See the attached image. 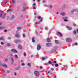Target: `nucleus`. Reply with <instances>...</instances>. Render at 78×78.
Segmentation results:
<instances>
[{"label": "nucleus", "mask_w": 78, "mask_h": 78, "mask_svg": "<svg viewBox=\"0 0 78 78\" xmlns=\"http://www.w3.org/2000/svg\"><path fill=\"white\" fill-rule=\"evenodd\" d=\"M27 66L29 67H30L31 66V64L30 63H28L27 64Z\"/></svg>", "instance_id": "obj_32"}, {"label": "nucleus", "mask_w": 78, "mask_h": 78, "mask_svg": "<svg viewBox=\"0 0 78 78\" xmlns=\"http://www.w3.org/2000/svg\"><path fill=\"white\" fill-rule=\"evenodd\" d=\"M48 73H50V72H51V71H48Z\"/></svg>", "instance_id": "obj_59"}, {"label": "nucleus", "mask_w": 78, "mask_h": 78, "mask_svg": "<svg viewBox=\"0 0 78 78\" xmlns=\"http://www.w3.org/2000/svg\"><path fill=\"white\" fill-rule=\"evenodd\" d=\"M18 47L19 49H22V46H21V45L19 44Z\"/></svg>", "instance_id": "obj_17"}, {"label": "nucleus", "mask_w": 78, "mask_h": 78, "mask_svg": "<svg viewBox=\"0 0 78 78\" xmlns=\"http://www.w3.org/2000/svg\"><path fill=\"white\" fill-rule=\"evenodd\" d=\"M14 41L15 43H18V42H20V40H15Z\"/></svg>", "instance_id": "obj_6"}, {"label": "nucleus", "mask_w": 78, "mask_h": 78, "mask_svg": "<svg viewBox=\"0 0 78 78\" xmlns=\"http://www.w3.org/2000/svg\"><path fill=\"white\" fill-rule=\"evenodd\" d=\"M43 3H45V1L44 0L43 1Z\"/></svg>", "instance_id": "obj_64"}, {"label": "nucleus", "mask_w": 78, "mask_h": 78, "mask_svg": "<svg viewBox=\"0 0 78 78\" xmlns=\"http://www.w3.org/2000/svg\"><path fill=\"white\" fill-rule=\"evenodd\" d=\"M52 66H55V64H54V63H53V64H52Z\"/></svg>", "instance_id": "obj_54"}, {"label": "nucleus", "mask_w": 78, "mask_h": 78, "mask_svg": "<svg viewBox=\"0 0 78 78\" xmlns=\"http://www.w3.org/2000/svg\"><path fill=\"white\" fill-rule=\"evenodd\" d=\"M37 24H38V23L37 22H36L35 23V25H37Z\"/></svg>", "instance_id": "obj_49"}, {"label": "nucleus", "mask_w": 78, "mask_h": 78, "mask_svg": "<svg viewBox=\"0 0 78 78\" xmlns=\"http://www.w3.org/2000/svg\"><path fill=\"white\" fill-rule=\"evenodd\" d=\"M52 7V5H50V8H51Z\"/></svg>", "instance_id": "obj_61"}, {"label": "nucleus", "mask_w": 78, "mask_h": 78, "mask_svg": "<svg viewBox=\"0 0 78 78\" xmlns=\"http://www.w3.org/2000/svg\"><path fill=\"white\" fill-rule=\"evenodd\" d=\"M57 35H58V36H59V35L60 36V37H62V34H61V32H57Z\"/></svg>", "instance_id": "obj_5"}, {"label": "nucleus", "mask_w": 78, "mask_h": 78, "mask_svg": "<svg viewBox=\"0 0 78 78\" xmlns=\"http://www.w3.org/2000/svg\"><path fill=\"white\" fill-rule=\"evenodd\" d=\"M2 14H0V17H2Z\"/></svg>", "instance_id": "obj_47"}, {"label": "nucleus", "mask_w": 78, "mask_h": 78, "mask_svg": "<svg viewBox=\"0 0 78 78\" xmlns=\"http://www.w3.org/2000/svg\"><path fill=\"white\" fill-rule=\"evenodd\" d=\"M74 11H76V10L74 9V10L71 11V12H72V13H73V12H74Z\"/></svg>", "instance_id": "obj_25"}, {"label": "nucleus", "mask_w": 78, "mask_h": 78, "mask_svg": "<svg viewBox=\"0 0 78 78\" xmlns=\"http://www.w3.org/2000/svg\"><path fill=\"white\" fill-rule=\"evenodd\" d=\"M10 56H13V55H12V54H10Z\"/></svg>", "instance_id": "obj_44"}, {"label": "nucleus", "mask_w": 78, "mask_h": 78, "mask_svg": "<svg viewBox=\"0 0 78 78\" xmlns=\"http://www.w3.org/2000/svg\"><path fill=\"white\" fill-rule=\"evenodd\" d=\"M73 33H74V34H76V30H74V31H73Z\"/></svg>", "instance_id": "obj_37"}, {"label": "nucleus", "mask_w": 78, "mask_h": 78, "mask_svg": "<svg viewBox=\"0 0 78 78\" xmlns=\"http://www.w3.org/2000/svg\"><path fill=\"white\" fill-rule=\"evenodd\" d=\"M25 63H21V66H25Z\"/></svg>", "instance_id": "obj_34"}, {"label": "nucleus", "mask_w": 78, "mask_h": 78, "mask_svg": "<svg viewBox=\"0 0 78 78\" xmlns=\"http://www.w3.org/2000/svg\"><path fill=\"white\" fill-rule=\"evenodd\" d=\"M56 62H56V61H54V63H56Z\"/></svg>", "instance_id": "obj_50"}, {"label": "nucleus", "mask_w": 78, "mask_h": 78, "mask_svg": "<svg viewBox=\"0 0 78 78\" xmlns=\"http://www.w3.org/2000/svg\"><path fill=\"white\" fill-rule=\"evenodd\" d=\"M77 34H78V29L77 30Z\"/></svg>", "instance_id": "obj_60"}, {"label": "nucleus", "mask_w": 78, "mask_h": 78, "mask_svg": "<svg viewBox=\"0 0 78 78\" xmlns=\"http://www.w3.org/2000/svg\"><path fill=\"white\" fill-rule=\"evenodd\" d=\"M5 28V26H2L0 27V30H3Z\"/></svg>", "instance_id": "obj_12"}, {"label": "nucleus", "mask_w": 78, "mask_h": 78, "mask_svg": "<svg viewBox=\"0 0 78 78\" xmlns=\"http://www.w3.org/2000/svg\"><path fill=\"white\" fill-rule=\"evenodd\" d=\"M66 41L68 42H72V39L69 38H66Z\"/></svg>", "instance_id": "obj_3"}, {"label": "nucleus", "mask_w": 78, "mask_h": 78, "mask_svg": "<svg viewBox=\"0 0 78 78\" xmlns=\"http://www.w3.org/2000/svg\"><path fill=\"white\" fill-rule=\"evenodd\" d=\"M61 15H62V16H64V15H65V13L64 12L61 13Z\"/></svg>", "instance_id": "obj_21"}, {"label": "nucleus", "mask_w": 78, "mask_h": 78, "mask_svg": "<svg viewBox=\"0 0 78 78\" xmlns=\"http://www.w3.org/2000/svg\"><path fill=\"white\" fill-rule=\"evenodd\" d=\"M11 59L12 61V64L14 62V58H13V57H11Z\"/></svg>", "instance_id": "obj_15"}, {"label": "nucleus", "mask_w": 78, "mask_h": 78, "mask_svg": "<svg viewBox=\"0 0 78 78\" xmlns=\"http://www.w3.org/2000/svg\"><path fill=\"white\" fill-rule=\"evenodd\" d=\"M23 55L24 56H26V53L25 52H24L23 54Z\"/></svg>", "instance_id": "obj_39"}, {"label": "nucleus", "mask_w": 78, "mask_h": 78, "mask_svg": "<svg viewBox=\"0 0 78 78\" xmlns=\"http://www.w3.org/2000/svg\"><path fill=\"white\" fill-rule=\"evenodd\" d=\"M41 45H40V44H38L37 45V50H41Z\"/></svg>", "instance_id": "obj_4"}, {"label": "nucleus", "mask_w": 78, "mask_h": 78, "mask_svg": "<svg viewBox=\"0 0 78 78\" xmlns=\"http://www.w3.org/2000/svg\"><path fill=\"white\" fill-rule=\"evenodd\" d=\"M78 44H77V43H74V45H77Z\"/></svg>", "instance_id": "obj_51"}, {"label": "nucleus", "mask_w": 78, "mask_h": 78, "mask_svg": "<svg viewBox=\"0 0 78 78\" xmlns=\"http://www.w3.org/2000/svg\"><path fill=\"white\" fill-rule=\"evenodd\" d=\"M2 25V23H0V26Z\"/></svg>", "instance_id": "obj_58"}, {"label": "nucleus", "mask_w": 78, "mask_h": 78, "mask_svg": "<svg viewBox=\"0 0 78 78\" xmlns=\"http://www.w3.org/2000/svg\"><path fill=\"white\" fill-rule=\"evenodd\" d=\"M47 41L48 42H51V40L50 38H48L47 40Z\"/></svg>", "instance_id": "obj_13"}, {"label": "nucleus", "mask_w": 78, "mask_h": 78, "mask_svg": "<svg viewBox=\"0 0 78 78\" xmlns=\"http://www.w3.org/2000/svg\"><path fill=\"white\" fill-rule=\"evenodd\" d=\"M55 42L56 44H59V41L57 40H55Z\"/></svg>", "instance_id": "obj_16"}, {"label": "nucleus", "mask_w": 78, "mask_h": 78, "mask_svg": "<svg viewBox=\"0 0 78 78\" xmlns=\"http://www.w3.org/2000/svg\"><path fill=\"white\" fill-rule=\"evenodd\" d=\"M15 57L16 59H18V56H17V55H15Z\"/></svg>", "instance_id": "obj_23"}, {"label": "nucleus", "mask_w": 78, "mask_h": 78, "mask_svg": "<svg viewBox=\"0 0 78 78\" xmlns=\"http://www.w3.org/2000/svg\"><path fill=\"white\" fill-rule=\"evenodd\" d=\"M38 19H41V20L40 21V22H41L42 21V18L41 16H38Z\"/></svg>", "instance_id": "obj_9"}, {"label": "nucleus", "mask_w": 78, "mask_h": 78, "mask_svg": "<svg viewBox=\"0 0 78 78\" xmlns=\"http://www.w3.org/2000/svg\"><path fill=\"white\" fill-rule=\"evenodd\" d=\"M33 9H36V7H34Z\"/></svg>", "instance_id": "obj_55"}, {"label": "nucleus", "mask_w": 78, "mask_h": 78, "mask_svg": "<svg viewBox=\"0 0 78 78\" xmlns=\"http://www.w3.org/2000/svg\"><path fill=\"white\" fill-rule=\"evenodd\" d=\"M51 61H49L48 62V63H46V65H48V64H51Z\"/></svg>", "instance_id": "obj_19"}, {"label": "nucleus", "mask_w": 78, "mask_h": 78, "mask_svg": "<svg viewBox=\"0 0 78 78\" xmlns=\"http://www.w3.org/2000/svg\"><path fill=\"white\" fill-rule=\"evenodd\" d=\"M20 69V66H18L16 69V70H19Z\"/></svg>", "instance_id": "obj_29"}, {"label": "nucleus", "mask_w": 78, "mask_h": 78, "mask_svg": "<svg viewBox=\"0 0 78 78\" xmlns=\"http://www.w3.org/2000/svg\"><path fill=\"white\" fill-rule=\"evenodd\" d=\"M17 30H20V29H21V27H17Z\"/></svg>", "instance_id": "obj_35"}, {"label": "nucleus", "mask_w": 78, "mask_h": 78, "mask_svg": "<svg viewBox=\"0 0 78 78\" xmlns=\"http://www.w3.org/2000/svg\"><path fill=\"white\" fill-rule=\"evenodd\" d=\"M1 44H2V45H3V44H4V43L3 42H1Z\"/></svg>", "instance_id": "obj_46"}, {"label": "nucleus", "mask_w": 78, "mask_h": 78, "mask_svg": "<svg viewBox=\"0 0 78 78\" xmlns=\"http://www.w3.org/2000/svg\"><path fill=\"white\" fill-rule=\"evenodd\" d=\"M67 17H63L62 18V19H63V20L65 22H67V21H68V20H66V19H67Z\"/></svg>", "instance_id": "obj_8"}, {"label": "nucleus", "mask_w": 78, "mask_h": 78, "mask_svg": "<svg viewBox=\"0 0 78 78\" xmlns=\"http://www.w3.org/2000/svg\"><path fill=\"white\" fill-rule=\"evenodd\" d=\"M15 16L14 15H12V17H11V20L12 19H14Z\"/></svg>", "instance_id": "obj_22"}, {"label": "nucleus", "mask_w": 78, "mask_h": 78, "mask_svg": "<svg viewBox=\"0 0 78 78\" xmlns=\"http://www.w3.org/2000/svg\"><path fill=\"white\" fill-rule=\"evenodd\" d=\"M2 67H5L6 68H7V65H5V64H2Z\"/></svg>", "instance_id": "obj_10"}, {"label": "nucleus", "mask_w": 78, "mask_h": 78, "mask_svg": "<svg viewBox=\"0 0 78 78\" xmlns=\"http://www.w3.org/2000/svg\"><path fill=\"white\" fill-rule=\"evenodd\" d=\"M0 40H1L2 41H3L4 40V38L3 37L0 38Z\"/></svg>", "instance_id": "obj_26"}, {"label": "nucleus", "mask_w": 78, "mask_h": 78, "mask_svg": "<svg viewBox=\"0 0 78 78\" xmlns=\"http://www.w3.org/2000/svg\"><path fill=\"white\" fill-rule=\"evenodd\" d=\"M10 72H11V71L10 70H8L7 71V73H9Z\"/></svg>", "instance_id": "obj_28"}, {"label": "nucleus", "mask_w": 78, "mask_h": 78, "mask_svg": "<svg viewBox=\"0 0 78 78\" xmlns=\"http://www.w3.org/2000/svg\"><path fill=\"white\" fill-rule=\"evenodd\" d=\"M44 6H45V7H47V5H44Z\"/></svg>", "instance_id": "obj_57"}, {"label": "nucleus", "mask_w": 78, "mask_h": 78, "mask_svg": "<svg viewBox=\"0 0 78 78\" xmlns=\"http://www.w3.org/2000/svg\"><path fill=\"white\" fill-rule=\"evenodd\" d=\"M11 11V9H8L7 11V12H9V11Z\"/></svg>", "instance_id": "obj_33"}, {"label": "nucleus", "mask_w": 78, "mask_h": 78, "mask_svg": "<svg viewBox=\"0 0 78 78\" xmlns=\"http://www.w3.org/2000/svg\"><path fill=\"white\" fill-rule=\"evenodd\" d=\"M35 33H36V34H37V31H36V32H35Z\"/></svg>", "instance_id": "obj_56"}, {"label": "nucleus", "mask_w": 78, "mask_h": 78, "mask_svg": "<svg viewBox=\"0 0 78 78\" xmlns=\"http://www.w3.org/2000/svg\"><path fill=\"white\" fill-rule=\"evenodd\" d=\"M66 27L67 28V29H68L69 30H72V28L70 27L69 26H67Z\"/></svg>", "instance_id": "obj_7"}, {"label": "nucleus", "mask_w": 78, "mask_h": 78, "mask_svg": "<svg viewBox=\"0 0 78 78\" xmlns=\"http://www.w3.org/2000/svg\"><path fill=\"white\" fill-rule=\"evenodd\" d=\"M2 72H5V69H2Z\"/></svg>", "instance_id": "obj_48"}, {"label": "nucleus", "mask_w": 78, "mask_h": 78, "mask_svg": "<svg viewBox=\"0 0 78 78\" xmlns=\"http://www.w3.org/2000/svg\"><path fill=\"white\" fill-rule=\"evenodd\" d=\"M23 37H26V36H25V34H23Z\"/></svg>", "instance_id": "obj_30"}, {"label": "nucleus", "mask_w": 78, "mask_h": 78, "mask_svg": "<svg viewBox=\"0 0 78 78\" xmlns=\"http://www.w3.org/2000/svg\"><path fill=\"white\" fill-rule=\"evenodd\" d=\"M7 46H8V47H9L10 46H11V44L9 43H7Z\"/></svg>", "instance_id": "obj_31"}, {"label": "nucleus", "mask_w": 78, "mask_h": 78, "mask_svg": "<svg viewBox=\"0 0 78 78\" xmlns=\"http://www.w3.org/2000/svg\"><path fill=\"white\" fill-rule=\"evenodd\" d=\"M40 69H42V66H40Z\"/></svg>", "instance_id": "obj_52"}, {"label": "nucleus", "mask_w": 78, "mask_h": 78, "mask_svg": "<svg viewBox=\"0 0 78 78\" xmlns=\"http://www.w3.org/2000/svg\"><path fill=\"white\" fill-rule=\"evenodd\" d=\"M6 16V13H5L3 16H2L3 18H5V17Z\"/></svg>", "instance_id": "obj_36"}, {"label": "nucleus", "mask_w": 78, "mask_h": 78, "mask_svg": "<svg viewBox=\"0 0 78 78\" xmlns=\"http://www.w3.org/2000/svg\"><path fill=\"white\" fill-rule=\"evenodd\" d=\"M11 39V38L10 37H8V39L10 40Z\"/></svg>", "instance_id": "obj_40"}, {"label": "nucleus", "mask_w": 78, "mask_h": 78, "mask_svg": "<svg viewBox=\"0 0 78 78\" xmlns=\"http://www.w3.org/2000/svg\"><path fill=\"white\" fill-rule=\"evenodd\" d=\"M26 9V7H23V11H25Z\"/></svg>", "instance_id": "obj_27"}, {"label": "nucleus", "mask_w": 78, "mask_h": 78, "mask_svg": "<svg viewBox=\"0 0 78 78\" xmlns=\"http://www.w3.org/2000/svg\"><path fill=\"white\" fill-rule=\"evenodd\" d=\"M12 51V52H14V53H17V51H16V50L14 49H12L11 50Z\"/></svg>", "instance_id": "obj_11"}, {"label": "nucleus", "mask_w": 78, "mask_h": 78, "mask_svg": "<svg viewBox=\"0 0 78 78\" xmlns=\"http://www.w3.org/2000/svg\"><path fill=\"white\" fill-rule=\"evenodd\" d=\"M6 31H7V30L6 29L4 30V32H6Z\"/></svg>", "instance_id": "obj_53"}, {"label": "nucleus", "mask_w": 78, "mask_h": 78, "mask_svg": "<svg viewBox=\"0 0 78 78\" xmlns=\"http://www.w3.org/2000/svg\"><path fill=\"white\" fill-rule=\"evenodd\" d=\"M15 76H17V73L16 72L14 73Z\"/></svg>", "instance_id": "obj_41"}, {"label": "nucleus", "mask_w": 78, "mask_h": 78, "mask_svg": "<svg viewBox=\"0 0 78 78\" xmlns=\"http://www.w3.org/2000/svg\"><path fill=\"white\" fill-rule=\"evenodd\" d=\"M34 75L36 76H38L39 75V72L37 71H35L34 72Z\"/></svg>", "instance_id": "obj_2"}, {"label": "nucleus", "mask_w": 78, "mask_h": 78, "mask_svg": "<svg viewBox=\"0 0 78 78\" xmlns=\"http://www.w3.org/2000/svg\"><path fill=\"white\" fill-rule=\"evenodd\" d=\"M15 36L16 37H20V35L17 34H16V35Z\"/></svg>", "instance_id": "obj_14"}, {"label": "nucleus", "mask_w": 78, "mask_h": 78, "mask_svg": "<svg viewBox=\"0 0 78 78\" xmlns=\"http://www.w3.org/2000/svg\"><path fill=\"white\" fill-rule=\"evenodd\" d=\"M20 62L21 63H23V60H21Z\"/></svg>", "instance_id": "obj_42"}, {"label": "nucleus", "mask_w": 78, "mask_h": 78, "mask_svg": "<svg viewBox=\"0 0 78 78\" xmlns=\"http://www.w3.org/2000/svg\"><path fill=\"white\" fill-rule=\"evenodd\" d=\"M34 15H35V16H36V12H35Z\"/></svg>", "instance_id": "obj_62"}, {"label": "nucleus", "mask_w": 78, "mask_h": 78, "mask_svg": "<svg viewBox=\"0 0 78 78\" xmlns=\"http://www.w3.org/2000/svg\"><path fill=\"white\" fill-rule=\"evenodd\" d=\"M47 58H48L47 57H46L45 58L44 57H42V60H45V59H47Z\"/></svg>", "instance_id": "obj_18"}, {"label": "nucleus", "mask_w": 78, "mask_h": 78, "mask_svg": "<svg viewBox=\"0 0 78 78\" xmlns=\"http://www.w3.org/2000/svg\"><path fill=\"white\" fill-rule=\"evenodd\" d=\"M51 70H52V71H53V70H54V68H51Z\"/></svg>", "instance_id": "obj_38"}, {"label": "nucleus", "mask_w": 78, "mask_h": 78, "mask_svg": "<svg viewBox=\"0 0 78 78\" xmlns=\"http://www.w3.org/2000/svg\"><path fill=\"white\" fill-rule=\"evenodd\" d=\"M46 47H50L52 45V43H47L46 44Z\"/></svg>", "instance_id": "obj_1"}, {"label": "nucleus", "mask_w": 78, "mask_h": 78, "mask_svg": "<svg viewBox=\"0 0 78 78\" xmlns=\"http://www.w3.org/2000/svg\"><path fill=\"white\" fill-rule=\"evenodd\" d=\"M12 3H14V0H12Z\"/></svg>", "instance_id": "obj_45"}, {"label": "nucleus", "mask_w": 78, "mask_h": 78, "mask_svg": "<svg viewBox=\"0 0 78 78\" xmlns=\"http://www.w3.org/2000/svg\"><path fill=\"white\" fill-rule=\"evenodd\" d=\"M73 25H74V26H76V24H75V23H74Z\"/></svg>", "instance_id": "obj_63"}, {"label": "nucleus", "mask_w": 78, "mask_h": 78, "mask_svg": "<svg viewBox=\"0 0 78 78\" xmlns=\"http://www.w3.org/2000/svg\"><path fill=\"white\" fill-rule=\"evenodd\" d=\"M45 29L46 30H48V27H46L45 28Z\"/></svg>", "instance_id": "obj_43"}, {"label": "nucleus", "mask_w": 78, "mask_h": 78, "mask_svg": "<svg viewBox=\"0 0 78 78\" xmlns=\"http://www.w3.org/2000/svg\"><path fill=\"white\" fill-rule=\"evenodd\" d=\"M32 42H35V41L34 40V38L33 37L32 39Z\"/></svg>", "instance_id": "obj_20"}, {"label": "nucleus", "mask_w": 78, "mask_h": 78, "mask_svg": "<svg viewBox=\"0 0 78 78\" xmlns=\"http://www.w3.org/2000/svg\"><path fill=\"white\" fill-rule=\"evenodd\" d=\"M55 66L56 67H58V66H59V65H58V64L57 63H56L55 65Z\"/></svg>", "instance_id": "obj_24"}]
</instances>
